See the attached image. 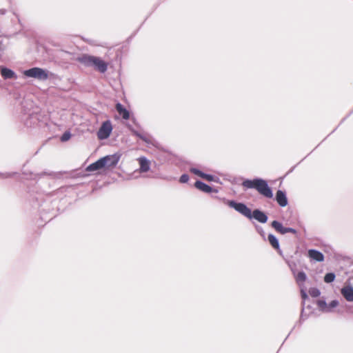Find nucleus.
Masks as SVG:
<instances>
[{
    "label": "nucleus",
    "instance_id": "obj_1",
    "mask_svg": "<svg viewBox=\"0 0 353 353\" xmlns=\"http://www.w3.org/2000/svg\"><path fill=\"white\" fill-rule=\"evenodd\" d=\"M214 198L222 201L230 208L234 209L236 212L252 220L255 219L261 223H265L268 221V216L266 212L259 208H256L253 211L243 202H238L235 200H229L225 198H221L218 196Z\"/></svg>",
    "mask_w": 353,
    "mask_h": 353
},
{
    "label": "nucleus",
    "instance_id": "obj_2",
    "mask_svg": "<svg viewBox=\"0 0 353 353\" xmlns=\"http://www.w3.org/2000/svg\"><path fill=\"white\" fill-rule=\"evenodd\" d=\"M241 185L245 189L256 190L265 198L272 199L274 196L272 188L268 185V181L263 178L256 176L252 179H244Z\"/></svg>",
    "mask_w": 353,
    "mask_h": 353
},
{
    "label": "nucleus",
    "instance_id": "obj_3",
    "mask_svg": "<svg viewBox=\"0 0 353 353\" xmlns=\"http://www.w3.org/2000/svg\"><path fill=\"white\" fill-rule=\"evenodd\" d=\"M85 68H92L96 71L104 74L107 72L109 63L101 57L83 53L74 59Z\"/></svg>",
    "mask_w": 353,
    "mask_h": 353
},
{
    "label": "nucleus",
    "instance_id": "obj_4",
    "mask_svg": "<svg viewBox=\"0 0 353 353\" xmlns=\"http://www.w3.org/2000/svg\"><path fill=\"white\" fill-rule=\"evenodd\" d=\"M23 74L28 78H34L39 81H46L49 78L50 72L45 68L32 67L23 70Z\"/></svg>",
    "mask_w": 353,
    "mask_h": 353
},
{
    "label": "nucleus",
    "instance_id": "obj_5",
    "mask_svg": "<svg viewBox=\"0 0 353 353\" xmlns=\"http://www.w3.org/2000/svg\"><path fill=\"white\" fill-rule=\"evenodd\" d=\"M352 278L347 279L340 290L341 294L347 302H353V285L351 283Z\"/></svg>",
    "mask_w": 353,
    "mask_h": 353
},
{
    "label": "nucleus",
    "instance_id": "obj_6",
    "mask_svg": "<svg viewBox=\"0 0 353 353\" xmlns=\"http://www.w3.org/2000/svg\"><path fill=\"white\" fill-rule=\"evenodd\" d=\"M112 132V125L110 120L102 123L97 132V137L99 140H105L110 137Z\"/></svg>",
    "mask_w": 353,
    "mask_h": 353
},
{
    "label": "nucleus",
    "instance_id": "obj_7",
    "mask_svg": "<svg viewBox=\"0 0 353 353\" xmlns=\"http://www.w3.org/2000/svg\"><path fill=\"white\" fill-rule=\"evenodd\" d=\"M121 158V154L119 153H114L113 154H109L100 158L103 162V166L105 169L112 168L117 166Z\"/></svg>",
    "mask_w": 353,
    "mask_h": 353
},
{
    "label": "nucleus",
    "instance_id": "obj_8",
    "mask_svg": "<svg viewBox=\"0 0 353 353\" xmlns=\"http://www.w3.org/2000/svg\"><path fill=\"white\" fill-rule=\"evenodd\" d=\"M194 187L201 192L207 194L219 192V190L217 188H213L203 181L199 179H197L194 183Z\"/></svg>",
    "mask_w": 353,
    "mask_h": 353
},
{
    "label": "nucleus",
    "instance_id": "obj_9",
    "mask_svg": "<svg viewBox=\"0 0 353 353\" xmlns=\"http://www.w3.org/2000/svg\"><path fill=\"white\" fill-rule=\"evenodd\" d=\"M274 199L277 204L281 208H284L288 205V199L285 190H278L276 192Z\"/></svg>",
    "mask_w": 353,
    "mask_h": 353
},
{
    "label": "nucleus",
    "instance_id": "obj_10",
    "mask_svg": "<svg viewBox=\"0 0 353 353\" xmlns=\"http://www.w3.org/2000/svg\"><path fill=\"white\" fill-rule=\"evenodd\" d=\"M0 73L2 78L5 80L17 79L16 72L5 65H0Z\"/></svg>",
    "mask_w": 353,
    "mask_h": 353
},
{
    "label": "nucleus",
    "instance_id": "obj_11",
    "mask_svg": "<svg viewBox=\"0 0 353 353\" xmlns=\"http://www.w3.org/2000/svg\"><path fill=\"white\" fill-rule=\"evenodd\" d=\"M267 239L272 248L274 249L280 256H283V252L280 248L279 239L274 234H269Z\"/></svg>",
    "mask_w": 353,
    "mask_h": 353
},
{
    "label": "nucleus",
    "instance_id": "obj_12",
    "mask_svg": "<svg viewBox=\"0 0 353 353\" xmlns=\"http://www.w3.org/2000/svg\"><path fill=\"white\" fill-rule=\"evenodd\" d=\"M137 160L139 163V172L141 173L147 172L150 170L151 162L145 157L141 156Z\"/></svg>",
    "mask_w": 353,
    "mask_h": 353
},
{
    "label": "nucleus",
    "instance_id": "obj_13",
    "mask_svg": "<svg viewBox=\"0 0 353 353\" xmlns=\"http://www.w3.org/2000/svg\"><path fill=\"white\" fill-rule=\"evenodd\" d=\"M312 307L310 304V301L306 302V303H305V305H302L301 316H300V319L299 320V323H302L303 321L309 316L310 314H311L312 312Z\"/></svg>",
    "mask_w": 353,
    "mask_h": 353
},
{
    "label": "nucleus",
    "instance_id": "obj_14",
    "mask_svg": "<svg viewBox=\"0 0 353 353\" xmlns=\"http://www.w3.org/2000/svg\"><path fill=\"white\" fill-rule=\"evenodd\" d=\"M309 258L316 262H323L325 259L324 254L316 249H310L307 251Z\"/></svg>",
    "mask_w": 353,
    "mask_h": 353
},
{
    "label": "nucleus",
    "instance_id": "obj_15",
    "mask_svg": "<svg viewBox=\"0 0 353 353\" xmlns=\"http://www.w3.org/2000/svg\"><path fill=\"white\" fill-rule=\"evenodd\" d=\"M270 226L279 234L284 235L287 234L288 227L278 220H274L270 223Z\"/></svg>",
    "mask_w": 353,
    "mask_h": 353
},
{
    "label": "nucleus",
    "instance_id": "obj_16",
    "mask_svg": "<svg viewBox=\"0 0 353 353\" xmlns=\"http://www.w3.org/2000/svg\"><path fill=\"white\" fill-rule=\"evenodd\" d=\"M116 109L120 116L125 120H128L130 117V111L121 103H117L116 104Z\"/></svg>",
    "mask_w": 353,
    "mask_h": 353
},
{
    "label": "nucleus",
    "instance_id": "obj_17",
    "mask_svg": "<svg viewBox=\"0 0 353 353\" xmlns=\"http://www.w3.org/2000/svg\"><path fill=\"white\" fill-rule=\"evenodd\" d=\"M125 126L127 127V128L132 132V134L138 137L139 139H140L141 140H142L143 141H144L145 143H150V139L146 137L145 135H143V134L140 133L139 132H138L137 130H136L132 126L131 124H130L129 123H127Z\"/></svg>",
    "mask_w": 353,
    "mask_h": 353
},
{
    "label": "nucleus",
    "instance_id": "obj_18",
    "mask_svg": "<svg viewBox=\"0 0 353 353\" xmlns=\"http://www.w3.org/2000/svg\"><path fill=\"white\" fill-rule=\"evenodd\" d=\"M293 275L295 278L296 282L301 287L307 279V274L303 270H301L296 273V272L292 269Z\"/></svg>",
    "mask_w": 353,
    "mask_h": 353
},
{
    "label": "nucleus",
    "instance_id": "obj_19",
    "mask_svg": "<svg viewBox=\"0 0 353 353\" xmlns=\"http://www.w3.org/2000/svg\"><path fill=\"white\" fill-rule=\"evenodd\" d=\"M103 160L102 161L101 159H99L94 163H90L86 168L85 170L87 172H94L101 169H105L103 166Z\"/></svg>",
    "mask_w": 353,
    "mask_h": 353
},
{
    "label": "nucleus",
    "instance_id": "obj_20",
    "mask_svg": "<svg viewBox=\"0 0 353 353\" xmlns=\"http://www.w3.org/2000/svg\"><path fill=\"white\" fill-rule=\"evenodd\" d=\"M61 175V172H42L40 173L34 174L32 179L34 180H39L43 176H49L52 178H59Z\"/></svg>",
    "mask_w": 353,
    "mask_h": 353
},
{
    "label": "nucleus",
    "instance_id": "obj_21",
    "mask_svg": "<svg viewBox=\"0 0 353 353\" xmlns=\"http://www.w3.org/2000/svg\"><path fill=\"white\" fill-rule=\"evenodd\" d=\"M336 279V274L333 272H327L324 277L323 281L326 283H332Z\"/></svg>",
    "mask_w": 353,
    "mask_h": 353
},
{
    "label": "nucleus",
    "instance_id": "obj_22",
    "mask_svg": "<svg viewBox=\"0 0 353 353\" xmlns=\"http://www.w3.org/2000/svg\"><path fill=\"white\" fill-rule=\"evenodd\" d=\"M204 179L210 182H214L216 183L222 184V182L218 176L211 174L206 173Z\"/></svg>",
    "mask_w": 353,
    "mask_h": 353
},
{
    "label": "nucleus",
    "instance_id": "obj_23",
    "mask_svg": "<svg viewBox=\"0 0 353 353\" xmlns=\"http://www.w3.org/2000/svg\"><path fill=\"white\" fill-rule=\"evenodd\" d=\"M190 171L195 175L204 179L206 173L196 168H190Z\"/></svg>",
    "mask_w": 353,
    "mask_h": 353
},
{
    "label": "nucleus",
    "instance_id": "obj_24",
    "mask_svg": "<svg viewBox=\"0 0 353 353\" xmlns=\"http://www.w3.org/2000/svg\"><path fill=\"white\" fill-rule=\"evenodd\" d=\"M301 297L302 299V305H305V303H306V302L310 301V299L308 296L307 292L305 291V290H304L303 288L301 289Z\"/></svg>",
    "mask_w": 353,
    "mask_h": 353
},
{
    "label": "nucleus",
    "instance_id": "obj_25",
    "mask_svg": "<svg viewBox=\"0 0 353 353\" xmlns=\"http://www.w3.org/2000/svg\"><path fill=\"white\" fill-rule=\"evenodd\" d=\"M339 305V301L337 299L332 300L327 305L326 312H331L332 309L336 307Z\"/></svg>",
    "mask_w": 353,
    "mask_h": 353
},
{
    "label": "nucleus",
    "instance_id": "obj_26",
    "mask_svg": "<svg viewBox=\"0 0 353 353\" xmlns=\"http://www.w3.org/2000/svg\"><path fill=\"white\" fill-rule=\"evenodd\" d=\"M309 294L312 297L316 298L321 295V291L317 288H310L309 289Z\"/></svg>",
    "mask_w": 353,
    "mask_h": 353
},
{
    "label": "nucleus",
    "instance_id": "obj_27",
    "mask_svg": "<svg viewBox=\"0 0 353 353\" xmlns=\"http://www.w3.org/2000/svg\"><path fill=\"white\" fill-rule=\"evenodd\" d=\"M72 137V133L69 130L65 131L60 137V141L61 142H66L70 139Z\"/></svg>",
    "mask_w": 353,
    "mask_h": 353
},
{
    "label": "nucleus",
    "instance_id": "obj_28",
    "mask_svg": "<svg viewBox=\"0 0 353 353\" xmlns=\"http://www.w3.org/2000/svg\"><path fill=\"white\" fill-rule=\"evenodd\" d=\"M317 305L319 307L322 312H326L327 303L324 299H319L317 301Z\"/></svg>",
    "mask_w": 353,
    "mask_h": 353
},
{
    "label": "nucleus",
    "instance_id": "obj_29",
    "mask_svg": "<svg viewBox=\"0 0 353 353\" xmlns=\"http://www.w3.org/2000/svg\"><path fill=\"white\" fill-rule=\"evenodd\" d=\"M189 179H190L189 175L186 173H184L181 175V176L179 177V181L181 183H186L188 182Z\"/></svg>",
    "mask_w": 353,
    "mask_h": 353
},
{
    "label": "nucleus",
    "instance_id": "obj_30",
    "mask_svg": "<svg viewBox=\"0 0 353 353\" xmlns=\"http://www.w3.org/2000/svg\"><path fill=\"white\" fill-rule=\"evenodd\" d=\"M256 230L257 232L261 235V236L265 240V232L263 230V228L260 225H256L255 226Z\"/></svg>",
    "mask_w": 353,
    "mask_h": 353
},
{
    "label": "nucleus",
    "instance_id": "obj_31",
    "mask_svg": "<svg viewBox=\"0 0 353 353\" xmlns=\"http://www.w3.org/2000/svg\"><path fill=\"white\" fill-rule=\"evenodd\" d=\"M14 174H16L15 172H0V176L3 179L12 177Z\"/></svg>",
    "mask_w": 353,
    "mask_h": 353
},
{
    "label": "nucleus",
    "instance_id": "obj_32",
    "mask_svg": "<svg viewBox=\"0 0 353 353\" xmlns=\"http://www.w3.org/2000/svg\"><path fill=\"white\" fill-rule=\"evenodd\" d=\"M287 233H292L294 235L297 234V230L293 228L288 227Z\"/></svg>",
    "mask_w": 353,
    "mask_h": 353
},
{
    "label": "nucleus",
    "instance_id": "obj_33",
    "mask_svg": "<svg viewBox=\"0 0 353 353\" xmlns=\"http://www.w3.org/2000/svg\"><path fill=\"white\" fill-rule=\"evenodd\" d=\"M131 120H132V123H133L135 125H137V127L140 128V125H139V123H138V121H137V119H136V118H135V117H132V118L131 119Z\"/></svg>",
    "mask_w": 353,
    "mask_h": 353
},
{
    "label": "nucleus",
    "instance_id": "obj_34",
    "mask_svg": "<svg viewBox=\"0 0 353 353\" xmlns=\"http://www.w3.org/2000/svg\"><path fill=\"white\" fill-rule=\"evenodd\" d=\"M353 113V110L345 117L342 119L341 123H343L348 117H350Z\"/></svg>",
    "mask_w": 353,
    "mask_h": 353
},
{
    "label": "nucleus",
    "instance_id": "obj_35",
    "mask_svg": "<svg viewBox=\"0 0 353 353\" xmlns=\"http://www.w3.org/2000/svg\"><path fill=\"white\" fill-rule=\"evenodd\" d=\"M6 13V9H0V15H3Z\"/></svg>",
    "mask_w": 353,
    "mask_h": 353
},
{
    "label": "nucleus",
    "instance_id": "obj_36",
    "mask_svg": "<svg viewBox=\"0 0 353 353\" xmlns=\"http://www.w3.org/2000/svg\"><path fill=\"white\" fill-rule=\"evenodd\" d=\"M294 168H295V166H293V167H292V168H291V169L288 172V173H287V174H289V173L292 172L294 170Z\"/></svg>",
    "mask_w": 353,
    "mask_h": 353
},
{
    "label": "nucleus",
    "instance_id": "obj_37",
    "mask_svg": "<svg viewBox=\"0 0 353 353\" xmlns=\"http://www.w3.org/2000/svg\"><path fill=\"white\" fill-rule=\"evenodd\" d=\"M294 168H295V166H293V167H292V168H291V169L288 172V173H287V174H289V173L292 172L294 170Z\"/></svg>",
    "mask_w": 353,
    "mask_h": 353
},
{
    "label": "nucleus",
    "instance_id": "obj_38",
    "mask_svg": "<svg viewBox=\"0 0 353 353\" xmlns=\"http://www.w3.org/2000/svg\"><path fill=\"white\" fill-rule=\"evenodd\" d=\"M294 330V327H292V330H290V332H289V335L291 334V332H292V330Z\"/></svg>",
    "mask_w": 353,
    "mask_h": 353
},
{
    "label": "nucleus",
    "instance_id": "obj_39",
    "mask_svg": "<svg viewBox=\"0 0 353 353\" xmlns=\"http://www.w3.org/2000/svg\"><path fill=\"white\" fill-rule=\"evenodd\" d=\"M294 330V327H292V330H290V332H289V335L291 334V332H292V330Z\"/></svg>",
    "mask_w": 353,
    "mask_h": 353
},
{
    "label": "nucleus",
    "instance_id": "obj_40",
    "mask_svg": "<svg viewBox=\"0 0 353 353\" xmlns=\"http://www.w3.org/2000/svg\"><path fill=\"white\" fill-rule=\"evenodd\" d=\"M294 330V327H292V330H290V332H289V335L291 334V332H292V330Z\"/></svg>",
    "mask_w": 353,
    "mask_h": 353
},
{
    "label": "nucleus",
    "instance_id": "obj_41",
    "mask_svg": "<svg viewBox=\"0 0 353 353\" xmlns=\"http://www.w3.org/2000/svg\"><path fill=\"white\" fill-rule=\"evenodd\" d=\"M294 330V327H292V330H290V332H289V335L291 334V332H292V330Z\"/></svg>",
    "mask_w": 353,
    "mask_h": 353
},
{
    "label": "nucleus",
    "instance_id": "obj_42",
    "mask_svg": "<svg viewBox=\"0 0 353 353\" xmlns=\"http://www.w3.org/2000/svg\"><path fill=\"white\" fill-rule=\"evenodd\" d=\"M39 210L41 212V211H43V210H44V209L41 208V209H40Z\"/></svg>",
    "mask_w": 353,
    "mask_h": 353
}]
</instances>
